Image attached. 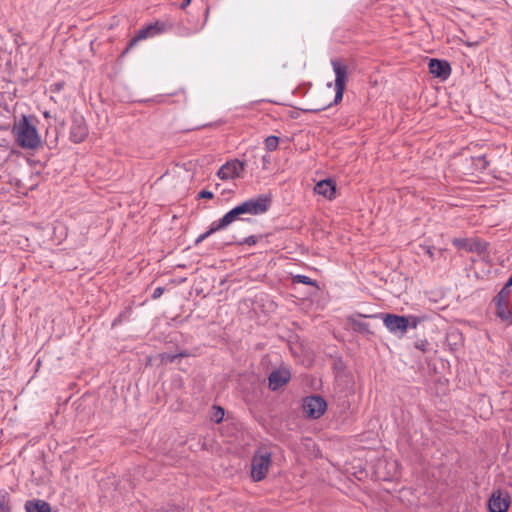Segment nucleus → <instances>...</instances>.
<instances>
[{"mask_svg": "<svg viewBox=\"0 0 512 512\" xmlns=\"http://www.w3.org/2000/svg\"><path fill=\"white\" fill-rule=\"evenodd\" d=\"M270 206V198L265 195H259L244 201L228 211L223 217L215 221L221 230L227 228L236 220H244L243 215H261L268 211Z\"/></svg>", "mask_w": 512, "mask_h": 512, "instance_id": "obj_1", "label": "nucleus"}, {"mask_svg": "<svg viewBox=\"0 0 512 512\" xmlns=\"http://www.w3.org/2000/svg\"><path fill=\"white\" fill-rule=\"evenodd\" d=\"M17 144L24 149H36L41 143L40 135L34 124V118L22 115L12 128Z\"/></svg>", "mask_w": 512, "mask_h": 512, "instance_id": "obj_2", "label": "nucleus"}, {"mask_svg": "<svg viewBox=\"0 0 512 512\" xmlns=\"http://www.w3.org/2000/svg\"><path fill=\"white\" fill-rule=\"evenodd\" d=\"M419 319L415 316H399L386 313V328L397 337H403L408 328L415 329Z\"/></svg>", "mask_w": 512, "mask_h": 512, "instance_id": "obj_3", "label": "nucleus"}, {"mask_svg": "<svg viewBox=\"0 0 512 512\" xmlns=\"http://www.w3.org/2000/svg\"><path fill=\"white\" fill-rule=\"evenodd\" d=\"M171 25L165 22L156 21L143 28L129 41L124 53L133 48L139 41L156 36L160 33L166 32L170 29Z\"/></svg>", "mask_w": 512, "mask_h": 512, "instance_id": "obj_4", "label": "nucleus"}, {"mask_svg": "<svg viewBox=\"0 0 512 512\" xmlns=\"http://www.w3.org/2000/svg\"><path fill=\"white\" fill-rule=\"evenodd\" d=\"M327 409V403L319 395L307 396L302 401V410L307 418L318 419Z\"/></svg>", "mask_w": 512, "mask_h": 512, "instance_id": "obj_5", "label": "nucleus"}, {"mask_svg": "<svg viewBox=\"0 0 512 512\" xmlns=\"http://www.w3.org/2000/svg\"><path fill=\"white\" fill-rule=\"evenodd\" d=\"M271 464V454L269 452H259L251 464V476L254 481H261L265 478Z\"/></svg>", "mask_w": 512, "mask_h": 512, "instance_id": "obj_6", "label": "nucleus"}, {"mask_svg": "<svg viewBox=\"0 0 512 512\" xmlns=\"http://www.w3.org/2000/svg\"><path fill=\"white\" fill-rule=\"evenodd\" d=\"M331 65L335 73V103L340 101L343 97L346 79H347V66L338 60H332Z\"/></svg>", "mask_w": 512, "mask_h": 512, "instance_id": "obj_7", "label": "nucleus"}, {"mask_svg": "<svg viewBox=\"0 0 512 512\" xmlns=\"http://www.w3.org/2000/svg\"><path fill=\"white\" fill-rule=\"evenodd\" d=\"M244 167L245 164L239 160L229 161L220 167L217 175L222 180L234 179L241 176Z\"/></svg>", "mask_w": 512, "mask_h": 512, "instance_id": "obj_8", "label": "nucleus"}, {"mask_svg": "<svg viewBox=\"0 0 512 512\" xmlns=\"http://www.w3.org/2000/svg\"><path fill=\"white\" fill-rule=\"evenodd\" d=\"M510 501L511 499L507 492L495 491L488 501L489 510L490 512H507Z\"/></svg>", "mask_w": 512, "mask_h": 512, "instance_id": "obj_9", "label": "nucleus"}, {"mask_svg": "<svg viewBox=\"0 0 512 512\" xmlns=\"http://www.w3.org/2000/svg\"><path fill=\"white\" fill-rule=\"evenodd\" d=\"M88 135V128L82 116H76L72 120L70 139L74 143H81Z\"/></svg>", "mask_w": 512, "mask_h": 512, "instance_id": "obj_10", "label": "nucleus"}, {"mask_svg": "<svg viewBox=\"0 0 512 512\" xmlns=\"http://www.w3.org/2000/svg\"><path fill=\"white\" fill-rule=\"evenodd\" d=\"M291 378L290 371L286 368L273 370L268 377V387L276 391L289 382Z\"/></svg>", "mask_w": 512, "mask_h": 512, "instance_id": "obj_11", "label": "nucleus"}, {"mask_svg": "<svg viewBox=\"0 0 512 512\" xmlns=\"http://www.w3.org/2000/svg\"><path fill=\"white\" fill-rule=\"evenodd\" d=\"M428 68L432 75L443 80L447 79L451 74L450 64L445 60L430 59Z\"/></svg>", "mask_w": 512, "mask_h": 512, "instance_id": "obj_12", "label": "nucleus"}, {"mask_svg": "<svg viewBox=\"0 0 512 512\" xmlns=\"http://www.w3.org/2000/svg\"><path fill=\"white\" fill-rule=\"evenodd\" d=\"M453 244L458 248H463L469 252L482 253L487 249V245L481 241H471L466 239H454Z\"/></svg>", "mask_w": 512, "mask_h": 512, "instance_id": "obj_13", "label": "nucleus"}, {"mask_svg": "<svg viewBox=\"0 0 512 512\" xmlns=\"http://www.w3.org/2000/svg\"><path fill=\"white\" fill-rule=\"evenodd\" d=\"M314 191L319 195L332 199L335 195L336 185L331 179L321 180L315 185Z\"/></svg>", "mask_w": 512, "mask_h": 512, "instance_id": "obj_14", "label": "nucleus"}, {"mask_svg": "<svg viewBox=\"0 0 512 512\" xmlns=\"http://www.w3.org/2000/svg\"><path fill=\"white\" fill-rule=\"evenodd\" d=\"M26 512H51V506L43 500H29L25 503Z\"/></svg>", "mask_w": 512, "mask_h": 512, "instance_id": "obj_15", "label": "nucleus"}, {"mask_svg": "<svg viewBox=\"0 0 512 512\" xmlns=\"http://www.w3.org/2000/svg\"><path fill=\"white\" fill-rule=\"evenodd\" d=\"M496 315L501 321L512 324V310L510 304H496Z\"/></svg>", "mask_w": 512, "mask_h": 512, "instance_id": "obj_16", "label": "nucleus"}, {"mask_svg": "<svg viewBox=\"0 0 512 512\" xmlns=\"http://www.w3.org/2000/svg\"><path fill=\"white\" fill-rule=\"evenodd\" d=\"M510 288L504 285V287L499 291L497 296L495 297V305L496 304H510Z\"/></svg>", "mask_w": 512, "mask_h": 512, "instance_id": "obj_17", "label": "nucleus"}, {"mask_svg": "<svg viewBox=\"0 0 512 512\" xmlns=\"http://www.w3.org/2000/svg\"><path fill=\"white\" fill-rule=\"evenodd\" d=\"M220 230H221V229H220V228H218L217 223H216L215 221H214V222H212V223H211V225H210V227H209V229H208L206 232H204V233L200 234V235L197 237V239L195 240V244H196V245L200 244V243H201V242H203L205 239H207L210 235H212L213 233H215V232H217V231H220Z\"/></svg>", "mask_w": 512, "mask_h": 512, "instance_id": "obj_18", "label": "nucleus"}, {"mask_svg": "<svg viewBox=\"0 0 512 512\" xmlns=\"http://www.w3.org/2000/svg\"><path fill=\"white\" fill-rule=\"evenodd\" d=\"M292 283L294 284H304L317 287V282L308 276L297 274L292 276Z\"/></svg>", "mask_w": 512, "mask_h": 512, "instance_id": "obj_19", "label": "nucleus"}, {"mask_svg": "<svg viewBox=\"0 0 512 512\" xmlns=\"http://www.w3.org/2000/svg\"><path fill=\"white\" fill-rule=\"evenodd\" d=\"M279 144V138L277 136H268L265 139V148L272 152L277 149Z\"/></svg>", "mask_w": 512, "mask_h": 512, "instance_id": "obj_20", "label": "nucleus"}, {"mask_svg": "<svg viewBox=\"0 0 512 512\" xmlns=\"http://www.w3.org/2000/svg\"><path fill=\"white\" fill-rule=\"evenodd\" d=\"M415 348L420 350L423 353H426L430 350V343L427 340H418L414 344Z\"/></svg>", "mask_w": 512, "mask_h": 512, "instance_id": "obj_21", "label": "nucleus"}, {"mask_svg": "<svg viewBox=\"0 0 512 512\" xmlns=\"http://www.w3.org/2000/svg\"><path fill=\"white\" fill-rule=\"evenodd\" d=\"M258 242V238L254 235L244 238L242 241L237 242L239 245L247 244L249 246L255 245Z\"/></svg>", "mask_w": 512, "mask_h": 512, "instance_id": "obj_22", "label": "nucleus"}, {"mask_svg": "<svg viewBox=\"0 0 512 512\" xmlns=\"http://www.w3.org/2000/svg\"><path fill=\"white\" fill-rule=\"evenodd\" d=\"M223 417H224V410L221 407H216V410L212 416L213 420L216 423H219L222 421Z\"/></svg>", "mask_w": 512, "mask_h": 512, "instance_id": "obj_23", "label": "nucleus"}, {"mask_svg": "<svg viewBox=\"0 0 512 512\" xmlns=\"http://www.w3.org/2000/svg\"><path fill=\"white\" fill-rule=\"evenodd\" d=\"M0 512H11L9 501L5 496H3L0 500Z\"/></svg>", "mask_w": 512, "mask_h": 512, "instance_id": "obj_24", "label": "nucleus"}, {"mask_svg": "<svg viewBox=\"0 0 512 512\" xmlns=\"http://www.w3.org/2000/svg\"><path fill=\"white\" fill-rule=\"evenodd\" d=\"M164 293V288L163 287H157L155 288V290L153 291V294H152V298L154 300L160 298L162 296V294Z\"/></svg>", "mask_w": 512, "mask_h": 512, "instance_id": "obj_25", "label": "nucleus"}, {"mask_svg": "<svg viewBox=\"0 0 512 512\" xmlns=\"http://www.w3.org/2000/svg\"><path fill=\"white\" fill-rule=\"evenodd\" d=\"M213 193L211 191H208V190H202L200 193H199V197L200 198H205V199H211L213 198Z\"/></svg>", "mask_w": 512, "mask_h": 512, "instance_id": "obj_26", "label": "nucleus"}, {"mask_svg": "<svg viewBox=\"0 0 512 512\" xmlns=\"http://www.w3.org/2000/svg\"><path fill=\"white\" fill-rule=\"evenodd\" d=\"M355 325L358 327L359 330L361 331H367V325L366 323H363V322H358V323H355Z\"/></svg>", "mask_w": 512, "mask_h": 512, "instance_id": "obj_27", "label": "nucleus"}, {"mask_svg": "<svg viewBox=\"0 0 512 512\" xmlns=\"http://www.w3.org/2000/svg\"><path fill=\"white\" fill-rule=\"evenodd\" d=\"M505 286L510 288L512 286V275L509 277L508 281L506 282Z\"/></svg>", "mask_w": 512, "mask_h": 512, "instance_id": "obj_28", "label": "nucleus"}, {"mask_svg": "<svg viewBox=\"0 0 512 512\" xmlns=\"http://www.w3.org/2000/svg\"><path fill=\"white\" fill-rule=\"evenodd\" d=\"M427 254H429V256H430V257H432V256H433V253H432L431 248H428V249H427Z\"/></svg>", "mask_w": 512, "mask_h": 512, "instance_id": "obj_29", "label": "nucleus"}, {"mask_svg": "<svg viewBox=\"0 0 512 512\" xmlns=\"http://www.w3.org/2000/svg\"><path fill=\"white\" fill-rule=\"evenodd\" d=\"M191 0H186L184 4H182V7H185L186 5H188L190 3Z\"/></svg>", "mask_w": 512, "mask_h": 512, "instance_id": "obj_30", "label": "nucleus"}, {"mask_svg": "<svg viewBox=\"0 0 512 512\" xmlns=\"http://www.w3.org/2000/svg\"><path fill=\"white\" fill-rule=\"evenodd\" d=\"M477 43H474V45H476ZM468 46H473L472 43H467Z\"/></svg>", "mask_w": 512, "mask_h": 512, "instance_id": "obj_31", "label": "nucleus"}]
</instances>
